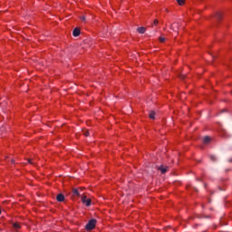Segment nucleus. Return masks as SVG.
<instances>
[{"label":"nucleus","mask_w":232,"mask_h":232,"mask_svg":"<svg viewBox=\"0 0 232 232\" xmlns=\"http://www.w3.org/2000/svg\"><path fill=\"white\" fill-rule=\"evenodd\" d=\"M95 224H97V220L95 219H91L85 226V229L87 231H92V229L95 228Z\"/></svg>","instance_id":"nucleus-1"},{"label":"nucleus","mask_w":232,"mask_h":232,"mask_svg":"<svg viewBox=\"0 0 232 232\" xmlns=\"http://www.w3.org/2000/svg\"><path fill=\"white\" fill-rule=\"evenodd\" d=\"M158 169H159V171H160V173L162 175H164V174L168 173V171L169 170V167H164L163 165H161L158 168Z\"/></svg>","instance_id":"nucleus-2"},{"label":"nucleus","mask_w":232,"mask_h":232,"mask_svg":"<svg viewBox=\"0 0 232 232\" xmlns=\"http://www.w3.org/2000/svg\"><path fill=\"white\" fill-rule=\"evenodd\" d=\"M73 37H79L81 35V29L80 28H74L72 31Z\"/></svg>","instance_id":"nucleus-3"},{"label":"nucleus","mask_w":232,"mask_h":232,"mask_svg":"<svg viewBox=\"0 0 232 232\" xmlns=\"http://www.w3.org/2000/svg\"><path fill=\"white\" fill-rule=\"evenodd\" d=\"M72 194L74 195V197H80L81 195H82V190L73 188L72 189Z\"/></svg>","instance_id":"nucleus-4"},{"label":"nucleus","mask_w":232,"mask_h":232,"mask_svg":"<svg viewBox=\"0 0 232 232\" xmlns=\"http://www.w3.org/2000/svg\"><path fill=\"white\" fill-rule=\"evenodd\" d=\"M56 200L58 201V202H64V195H63V194H58L57 195V197H56Z\"/></svg>","instance_id":"nucleus-5"},{"label":"nucleus","mask_w":232,"mask_h":232,"mask_svg":"<svg viewBox=\"0 0 232 232\" xmlns=\"http://www.w3.org/2000/svg\"><path fill=\"white\" fill-rule=\"evenodd\" d=\"M179 23H174L171 24L170 29H172L173 32H177V30H179Z\"/></svg>","instance_id":"nucleus-6"},{"label":"nucleus","mask_w":232,"mask_h":232,"mask_svg":"<svg viewBox=\"0 0 232 232\" xmlns=\"http://www.w3.org/2000/svg\"><path fill=\"white\" fill-rule=\"evenodd\" d=\"M209 142H211V138L209 136H206L204 139H203V143L204 144H209Z\"/></svg>","instance_id":"nucleus-7"},{"label":"nucleus","mask_w":232,"mask_h":232,"mask_svg":"<svg viewBox=\"0 0 232 232\" xmlns=\"http://www.w3.org/2000/svg\"><path fill=\"white\" fill-rule=\"evenodd\" d=\"M215 17L218 21H220V19H222V13L220 12L216 13Z\"/></svg>","instance_id":"nucleus-8"},{"label":"nucleus","mask_w":232,"mask_h":232,"mask_svg":"<svg viewBox=\"0 0 232 232\" xmlns=\"http://www.w3.org/2000/svg\"><path fill=\"white\" fill-rule=\"evenodd\" d=\"M155 115H156L155 111H150V112L149 114V117H150V119L154 120L155 119Z\"/></svg>","instance_id":"nucleus-9"},{"label":"nucleus","mask_w":232,"mask_h":232,"mask_svg":"<svg viewBox=\"0 0 232 232\" xmlns=\"http://www.w3.org/2000/svg\"><path fill=\"white\" fill-rule=\"evenodd\" d=\"M137 32H139V34H144L146 32V29L144 27H139L137 29Z\"/></svg>","instance_id":"nucleus-10"},{"label":"nucleus","mask_w":232,"mask_h":232,"mask_svg":"<svg viewBox=\"0 0 232 232\" xmlns=\"http://www.w3.org/2000/svg\"><path fill=\"white\" fill-rule=\"evenodd\" d=\"M84 204L89 208V206H92V199L87 198V200L84 202Z\"/></svg>","instance_id":"nucleus-11"},{"label":"nucleus","mask_w":232,"mask_h":232,"mask_svg":"<svg viewBox=\"0 0 232 232\" xmlns=\"http://www.w3.org/2000/svg\"><path fill=\"white\" fill-rule=\"evenodd\" d=\"M13 227H14V229H20L21 228V225H19V223L13 224Z\"/></svg>","instance_id":"nucleus-12"},{"label":"nucleus","mask_w":232,"mask_h":232,"mask_svg":"<svg viewBox=\"0 0 232 232\" xmlns=\"http://www.w3.org/2000/svg\"><path fill=\"white\" fill-rule=\"evenodd\" d=\"M210 160L212 162H217V157L215 155H210Z\"/></svg>","instance_id":"nucleus-13"},{"label":"nucleus","mask_w":232,"mask_h":232,"mask_svg":"<svg viewBox=\"0 0 232 232\" xmlns=\"http://www.w3.org/2000/svg\"><path fill=\"white\" fill-rule=\"evenodd\" d=\"M82 133H83V135L85 136V137H89L90 136V131H88V130H83L82 131Z\"/></svg>","instance_id":"nucleus-14"},{"label":"nucleus","mask_w":232,"mask_h":232,"mask_svg":"<svg viewBox=\"0 0 232 232\" xmlns=\"http://www.w3.org/2000/svg\"><path fill=\"white\" fill-rule=\"evenodd\" d=\"M177 3L179 5V6H182V5H184V0H177Z\"/></svg>","instance_id":"nucleus-15"},{"label":"nucleus","mask_w":232,"mask_h":232,"mask_svg":"<svg viewBox=\"0 0 232 232\" xmlns=\"http://www.w3.org/2000/svg\"><path fill=\"white\" fill-rule=\"evenodd\" d=\"M87 199H88V198H86V196L82 197V204H84Z\"/></svg>","instance_id":"nucleus-16"},{"label":"nucleus","mask_w":232,"mask_h":232,"mask_svg":"<svg viewBox=\"0 0 232 232\" xmlns=\"http://www.w3.org/2000/svg\"><path fill=\"white\" fill-rule=\"evenodd\" d=\"M160 41L161 42V43H164L165 41H166V38H164V37H160Z\"/></svg>","instance_id":"nucleus-17"},{"label":"nucleus","mask_w":232,"mask_h":232,"mask_svg":"<svg viewBox=\"0 0 232 232\" xmlns=\"http://www.w3.org/2000/svg\"><path fill=\"white\" fill-rule=\"evenodd\" d=\"M179 79H186V75L180 74V75H179Z\"/></svg>","instance_id":"nucleus-18"},{"label":"nucleus","mask_w":232,"mask_h":232,"mask_svg":"<svg viewBox=\"0 0 232 232\" xmlns=\"http://www.w3.org/2000/svg\"><path fill=\"white\" fill-rule=\"evenodd\" d=\"M28 162L29 164H33V165L35 164V162H34L31 159L28 160Z\"/></svg>","instance_id":"nucleus-19"},{"label":"nucleus","mask_w":232,"mask_h":232,"mask_svg":"<svg viewBox=\"0 0 232 232\" xmlns=\"http://www.w3.org/2000/svg\"><path fill=\"white\" fill-rule=\"evenodd\" d=\"M154 25H157L159 24V20H154V23H153Z\"/></svg>","instance_id":"nucleus-20"},{"label":"nucleus","mask_w":232,"mask_h":232,"mask_svg":"<svg viewBox=\"0 0 232 232\" xmlns=\"http://www.w3.org/2000/svg\"><path fill=\"white\" fill-rule=\"evenodd\" d=\"M82 21H86V17L82 16Z\"/></svg>","instance_id":"nucleus-21"},{"label":"nucleus","mask_w":232,"mask_h":232,"mask_svg":"<svg viewBox=\"0 0 232 232\" xmlns=\"http://www.w3.org/2000/svg\"><path fill=\"white\" fill-rule=\"evenodd\" d=\"M11 162H12V164H14L15 162V160H12Z\"/></svg>","instance_id":"nucleus-22"},{"label":"nucleus","mask_w":232,"mask_h":232,"mask_svg":"<svg viewBox=\"0 0 232 232\" xmlns=\"http://www.w3.org/2000/svg\"><path fill=\"white\" fill-rule=\"evenodd\" d=\"M205 218H209V216H205Z\"/></svg>","instance_id":"nucleus-23"},{"label":"nucleus","mask_w":232,"mask_h":232,"mask_svg":"<svg viewBox=\"0 0 232 232\" xmlns=\"http://www.w3.org/2000/svg\"><path fill=\"white\" fill-rule=\"evenodd\" d=\"M229 162H232V160H229Z\"/></svg>","instance_id":"nucleus-24"},{"label":"nucleus","mask_w":232,"mask_h":232,"mask_svg":"<svg viewBox=\"0 0 232 232\" xmlns=\"http://www.w3.org/2000/svg\"><path fill=\"white\" fill-rule=\"evenodd\" d=\"M0 215H1V209H0Z\"/></svg>","instance_id":"nucleus-25"}]
</instances>
